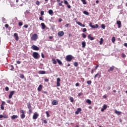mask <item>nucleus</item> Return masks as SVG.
<instances>
[{
  "mask_svg": "<svg viewBox=\"0 0 127 127\" xmlns=\"http://www.w3.org/2000/svg\"><path fill=\"white\" fill-rule=\"evenodd\" d=\"M32 57L34 58V59H39L40 58V55L37 52L33 53Z\"/></svg>",
  "mask_w": 127,
  "mask_h": 127,
  "instance_id": "obj_1",
  "label": "nucleus"
},
{
  "mask_svg": "<svg viewBox=\"0 0 127 127\" xmlns=\"http://www.w3.org/2000/svg\"><path fill=\"white\" fill-rule=\"evenodd\" d=\"M73 60V56L71 55H68L66 56L65 60L67 61V62H71L72 60Z\"/></svg>",
  "mask_w": 127,
  "mask_h": 127,
  "instance_id": "obj_2",
  "label": "nucleus"
},
{
  "mask_svg": "<svg viewBox=\"0 0 127 127\" xmlns=\"http://www.w3.org/2000/svg\"><path fill=\"white\" fill-rule=\"evenodd\" d=\"M38 38V35H37V34H34L33 35H32L31 37V40L33 41H36Z\"/></svg>",
  "mask_w": 127,
  "mask_h": 127,
  "instance_id": "obj_3",
  "label": "nucleus"
},
{
  "mask_svg": "<svg viewBox=\"0 0 127 127\" xmlns=\"http://www.w3.org/2000/svg\"><path fill=\"white\" fill-rule=\"evenodd\" d=\"M89 26L92 28H98L99 27V25H98V24H96L95 25H93V23L90 22L89 23Z\"/></svg>",
  "mask_w": 127,
  "mask_h": 127,
  "instance_id": "obj_4",
  "label": "nucleus"
},
{
  "mask_svg": "<svg viewBox=\"0 0 127 127\" xmlns=\"http://www.w3.org/2000/svg\"><path fill=\"white\" fill-rule=\"evenodd\" d=\"M31 48L33 50H35V51H38V50H39V48L34 45L31 46Z\"/></svg>",
  "mask_w": 127,
  "mask_h": 127,
  "instance_id": "obj_5",
  "label": "nucleus"
},
{
  "mask_svg": "<svg viewBox=\"0 0 127 127\" xmlns=\"http://www.w3.org/2000/svg\"><path fill=\"white\" fill-rule=\"evenodd\" d=\"M39 117V115L37 112L34 113L33 116V120H37V119Z\"/></svg>",
  "mask_w": 127,
  "mask_h": 127,
  "instance_id": "obj_6",
  "label": "nucleus"
},
{
  "mask_svg": "<svg viewBox=\"0 0 127 127\" xmlns=\"http://www.w3.org/2000/svg\"><path fill=\"white\" fill-rule=\"evenodd\" d=\"M61 79L60 78L58 77L57 79V87H60V81Z\"/></svg>",
  "mask_w": 127,
  "mask_h": 127,
  "instance_id": "obj_7",
  "label": "nucleus"
},
{
  "mask_svg": "<svg viewBox=\"0 0 127 127\" xmlns=\"http://www.w3.org/2000/svg\"><path fill=\"white\" fill-rule=\"evenodd\" d=\"M108 108V105L104 104L103 106V108L101 109V112H104L105 110H107V108Z\"/></svg>",
  "mask_w": 127,
  "mask_h": 127,
  "instance_id": "obj_8",
  "label": "nucleus"
},
{
  "mask_svg": "<svg viewBox=\"0 0 127 127\" xmlns=\"http://www.w3.org/2000/svg\"><path fill=\"white\" fill-rule=\"evenodd\" d=\"M14 92V91H12L10 92V94L8 96L9 99H11V98H12V96H13Z\"/></svg>",
  "mask_w": 127,
  "mask_h": 127,
  "instance_id": "obj_9",
  "label": "nucleus"
},
{
  "mask_svg": "<svg viewBox=\"0 0 127 127\" xmlns=\"http://www.w3.org/2000/svg\"><path fill=\"white\" fill-rule=\"evenodd\" d=\"M14 36L15 38V40H16V41H18L19 38L18 37V35L17 34V33H14Z\"/></svg>",
  "mask_w": 127,
  "mask_h": 127,
  "instance_id": "obj_10",
  "label": "nucleus"
},
{
  "mask_svg": "<svg viewBox=\"0 0 127 127\" xmlns=\"http://www.w3.org/2000/svg\"><path fill=\"white\" fill-rule=\"evenodd\" d=\"M115 70V66L113 65L110 67V68L108 70V72H112V71H114Z\"/></svg>",
  "mask_w": 127,
  "mask_h": 127,
  "instance_id": "obj_11",
  "label": "nucleus"
},
{
  "mask_svg": "<svg viewBox=\"0 0 127 127\" xmlns=\"http://www.w3.org/2000/svg\"><path fill=\"white\" fill-rule=\"evenodd\" d=\"M117 24L118 25V28H121V27L122 26V22L120 20L117 21Z\"/></svg>",
  "mask_w": 127,
  "mask_h": 127,
  "instance_id": "obj_12",
  "label": "nucleus"
},
{
  "mask_svg": "<svg viewBox=\"0 0 127 127\" xmlns=\"http://www.w3.org/2000/svg\"><path fill=\"white\" fill-rule=\"evenodd\" d=\"M76 23H77V24H78V25H80V26H81V27H85V24H82V23L80 22H78L77 21H76Z\"/></svg>",
  "mask_w": 127,
  "mask_h": 127,
  "instance_id": "obj_13",
  "label": "nucleus"
},
{
  "mask_svg": "<svg viewBox=\"0 0 127 127\" xmlns=\"http://www.w3.org/2000/svg\"><path fill=\"white\" fill-rule=\"evenodd\" d=\"M52 105L55 106L56 105H58V101L56 100H54L52 102Z\"/></svg>",
  "mask_w": 127,
  "mask_h": 127,
  "instance_id": "obj_14",
  "label": "nucleus"
},
{
  "mask_svg": "<svg viewBox=\"0 0 127 127\" xmlns=\"http://www.w3.org/2000/svg\"><path fill=\"white\" fill-rule=\"evenodd\" d=\"M58 34L60 37H61V36H63V35H64V32H63V31H60L58 32Z\"/></svg>",
  "mask_w": 127,
  "mask_h": 127,
  "instance_id": "obj_15",
  "label": "nucleus"
},
{
  "mask_svg": "<svg viewBox=\"0 0 127 127\" xmlns=\"http://www.w3.org/2000/svg\"><path fill=\"white\" fill-rule=\"evenodd\" d=\"M82 111V109L81 108H78L77 109V111L75 112V115H79V113Z\"/></svg>",
  "mask_w": 127,
  "mask_h": 127,
  "instance_id": "obj_16",
  "label": "nucleus"
},
{
  "mask_svg": "<svg viewBox=\"0 0 127 127\" xmlns=\"http://www.w3.org/2000/svg\"><path fill=\"white\" fill-rule=\"evenodd\" d=\"M88 39H89L90 40H94L95 39V38L92 37V35H89L88 36Z\"/></svg>",
  "mask_w": 127,
  "mask_h": 127,
  "instance_id": "obj_17",
  "label": "nucleus"
},
{
  "mask_svg": "<svg viewBox=\"0 0 127 127\" xmlns=\"http://www.w3.org/2000/svg\"><path fill=\"white\" fill-rule=\"evenodd\" d=\"M39 74H41V75H43L44 74H46V72H45V71L44 70H40L39 71Z\"/></svg>",
  "mask_w": 127,
  "mask_h": 127,
  "instance_id": "obj_18",
  "label": "nucleus"
},
{
  "mask_svg": "<svg viewBox=\"0 0 127 127\" xmlns=\"http://www.w3.org/2000/svg\"><path fill=\"white\" fill-rule=\"evenodd\" d=\"M42 90V85L40 84L39 87H38L37 90L40 92Z\"/></svg>",
  "mask_w": 127,
  "mask_h": 127,
  "instance_id": "obj_19",
  "label": "nucleus"
},
{
  "mask_svg": "<svg viewBox=\"0 0 127 127\" xmlns=\"http://www.w3.org/2000/svg\"><path fill=\"white\" fill-rule=\"evenodd\" d=\"M18 116L17 115H13L11 116V120H15V119H17Z\"/></svg>",
  "mask_w": 127,
  "mask_h": 127,
  "instance_id": "obj_20",
  "label": "nucleus"
},
{
  "mask_svg": "<svg viewBox=\"0 0 127 127\" xmlns=\"http://www.w3.org/2000/svg\"><path fill=\"white\" fill-rule=\"evenodd\" d=\"M81 44H82V48H85V47H86V42L85 41L82 42Z\"/></svg>",
  "mask_w": 127,
  "mask_h": 127,
  "instance_id": "obj_21",
  "label": "nucleus"
},
{
  "mask_svg": "<svg viewBox=\"0 0 127 127\" xmlns=\"http://www.w3.org/2000/svg\"><path fill=\"white\" fill-rule=\"evenodd\" d=\"M115 113L116 115H118V116H121V115H122V112L120 111H116Z\"/></svg>",
  "mask_w": 127,
  "mask_h": 127,
  "instance_id": "obj_22",
  "label": "nucleus"
},
{
  "mask_svg": "<svg viewBox=\"0 0 127 127\" xmlns=\"http://www.w3.org/2000/svg\"><path fill=\"white\" fill-rule=\"evenodd\" d=\"M41 24L42 26V29H45V28L46 27L45 24H44V23H42Z\"/></svg>",
  "mask_w": 127,
  "mask_h": 127,
  "instance_id": "obj_23",
  "label": "nucleus"
},
{
  "mask_svg": "<svg viewBox=\"0 0 127 127\" xmlns=\"http://www.w3.org/2000/svg\"><path fill=\"white\" fill-rule=\"evenodd\" d=\"M98 76H99V78H101V74L99 73H98L95 75V76H94L95 79H96V78H97V77H98Z\"/></svg>",
  "mask_w": 127,
  "mask_h": 127,
  "instance_id": "obj_24",
  "label": "nucleus"
},
{
  "mask_svg": "<svg viewBox=\"0 0 127 127\" xmlns=\"http://www.w3.org/2000/svg\"><path fill=\"white\" fill-rule=\"evenodd\" d=\"M103 42H104V39H103V38H101L100 39V41H99L100 45H102V44H103Z\"/></svg>",
  "mask_w": 127,
  "mask_h": 127,
  "instance_id": "obj_25",
  "label": "nucleus"
},
{
  "mask_svg": "<svg viewBox=\"0 0 127 127\" xmlns=\"http://www.w3.org/2000/svg\"><path fill=\"white\" fill-rule=\"evenodd\" d=\"M27 108L28 109H31L32 107H31V104H30V103H28L27 104Z\"/></svg>",
  "mask_w": 127,
  "mask_h": 127,
  "instance_id": "obj_26",
  "label": "nucleus"
},
{
  "mask_svg": "<svg viewBox=\"0 0 127 127\" xmlns=\"http://www.w3.org/2000/svg\"><path fill=\"white\" fill-rule=\"evenodd\" d=\"M57 61L58 63V64H59V65H62V62H61V61H60V60L59 59H57Z\"/></svg>",
  "mask_w": 127,
  "mask_h": 127,
  "instance_id": "obj_27",
  "label": "nucleus"
},
{
  "mask_svg": "<svg viewBox=\"0 0 127 127\" xmlns=\"http://www.w3.org/2000/svg\"><path fill=\"white\" fill-rule=\"evenodd\" d=\"M62 3H63V1H61V2L59 3V6H63V7H64V5H63Z\"/></svg>",
  "mask_w": 127,
  "mask_h": 127,
  "instance_id": "obj_28",
  "label": "nucleus"
},
{
  "mask_svg": "<svg viewBox=\"0 0 127 127\" xmlns=\"http://www.w3.org/2000/svg\"><path fill=\"white\" fill-rule=\"evenodd\" d=\"M86 103H87L88 105H91V104H92V101L90 99H87L86 100Z\"/></svg>",
  "mask_w": 127,
  "mask_h": 127,
  "instance_id": "obj_29",
  "label": "nucleus"
},
{
  "mask_svg": "<svg viewBox=\"0 0 127 127\" xmlns=\"http://www.w3.org/2000/svg\"><path fill=\"white\" fill-rule=\"evenodd\" d=\"M52 61L53 62V64H57V62L55 60V59H53Z\"/></svg>",
  "mask_w": 127,
  "mask_h": 127,
  "instance_id": "obj_30",
  "label": "nucleus"
},
{
  "mask_svg": "<svg viewBox=\"0 0 127 127\" xmlns=\"http://www.w3.org/2000/svg\"><path fill=\"white\" fill-rule=\"evenodd\" d=\"M115 41H116V37H113L112 38V42H113V43H115Z\"/></svg>",
  "mask_w": 127,
  "mask_h": 127,
  "instance_id": "obj_31",
  "label": "nucleus"
},
{
  "mask_svg": "<svg viewBox=\"0 0 127 127\" xmlns=\"http://www.w3.org/2000/svg\"><path fill=\"white\" fill-rule=\"evenodd\" d=\"M49 14H53V10L52 9H50L48 11Z\"/></svg>",
  "mask_w": 127,
  "mask_h": 127,
  "instance_id": "obj_32",
  "label": "nucleus"
},
{
  "mask_svg": "<svg viewBox=\"0 0 127 127\" xmlns=\"http://www.w3.org/2000/svg\"><path fill=\"white\" fill-rule=\"evenodd\" d=\"M83 13L84 14H85V15H89V12L87 11H84Z\"/></svg>",
  "mask_w": 127,
  "mask_h": 127,
  "instance_id": "obj_33",
  "label": "nucleus"
},
{
  "mask_svg": "<svg viewBox=\"0 0 127 127\" xmlns=\"http://www.w3.org/2000/svg\"><path fill=\"white\" fill-rule=\"evenodd\" d=\"M24 118H25V114H24V113L21 115V119H23Z\"/></svg>",
  "mask_w": 127,
  "mask_h": 127,
  "instance_id": "obj_34",
  "label": "nucleus"
},
{
  "mask_svg": "<svg viewBox=\"0 0 127 127\" xmlns=\"http://www.w3.org/2000/svg\"><path fill=\"white\" fill-rule=\"evenodd\" d=\"M20 78L21 79H23L24 78V75L23 74H20Z\"/></svg>",
  "mask_w": 127,
  "mask_h": 127,
  "instance_id": "obj_35",
  "label": "nucleus"
},
{
  "mask_svg": "<svg viewBox=\"0 0 127 127\" xmlns=\"http://www.w3.org/2000/svg\"><path fill=\"white\" fill-rule=\"evenodd\" d=\"M69 100L71 103H73V102H74V98H73V97H70Z\"/></svg>",
  "mask_w": 127,
  "mask_h": 127,
  "instance_id": "obj_36",
  "label": "nucleus"
},
{
  "mask_svg": "<svg viewBox=\"0 0 127 127\" xmlns=\"http://www.w3.org/2000/svg\"><path fill=\"white\" fill-rule=\"evenodd\" d=\"M78 62H75L74 63V66H75V67H78Z\"/></svg>",
  "mask_w": 127,
  "mask_h": 127,
  "instance_id": "obj_37",
  "label": "nucleus"
},
{
  "mask_svg": "<svg viewBox=\"0 0 127 127\" xmlns=\"http://www.w3.org/2000/svg\"><path fill=\"white\" fill-rule=\"evenodd\" d=\"M83 4H87V2H86V0H81Z\"/></svg>",
  "mask_w": 127,
  "mask_h": 127,
  "instance_id": "obj_38",
  "label": "nucleus"
},
{
  "mask_svg": "<svg viewBox=\"0 0 127 127\" xmlns=\"http://www.w3.org/2000/svg\"><path fill=\"white\" fill-rule=\"evenodd\" d=\"M46 114L47 115V118H49V117H50V115L49 114V113L48 112V111H47L46 112Z\"/></svg>",
  "mask_w": 127,
  "mask_h": 127,
  "instance_id": "obj_39",
  "label": "nucleus"
},
{
  "mask_svg": "<svg viewBox=\"0 0 127 127\" xmlns=\"http://www.w3.org/2000/svg\"><path fill=\"white\" fill-rule=\"evenodd\" d=\"M101 27H102V28H103V29H105L106 28V26L105 25V24H102L101 25Z\"/></svg>",
  "mask_w": 127,
  "mask_h": 127,
  "instance_id": "obj_40",
  "label": "nucleus"
},
{
  "mask_svg": "<svg viewBox=\"0 0 127 127\" xmlns=\"http://www.w3.org/2000/svg\"><path fill=\"white\" fill-rule=\"evenodd\" d=\"M82 36L83 38H86V37H87V35L85 34H82Z\"/></svg>",
  "mask_w": 127,
  "mask_h": 127,
  "instance_id": "obj_41",
  "label": "nucleus"
},
{
  "mask_svg": "<svg viewBox=\"0 0 127 127\" xmlns=\"http://www.w3.org/2000/svg\"><path fill=\"white\" fill-rule=\"evenodd\" d=\"M87 84H88V85H91V84H92V81L91 80H88L87 82Z\"/></svg>",
  "mask_w": 127,
  "mask_h": 127,
  "instance_id": "obj_42",
  "label": "nucleus"
},
{
  "mask_svg": "<svg viewBox=\"0 0 127 127\" xmlns=\"http://www.w3.org/2000/svg\"><path fill=\"white\" fill-rule=\"evenodd\" d=\"M36 4H37V5H39L40 4V2L38 0L36 1Z\"/></svg>",
  "mask_w": 127,
  "mask_h": 127,
  "instance_id": "obj_43",
  "label": "nucleus"
},
{
  "mask_svg": "<svg viewBox=\"0 0 127 127\" xmlns=\"http://www.w3.org/2000/svg\"><path fill=\"white\" fill-rule=\"evenodd\" d=\"M20 114H24V111H23V110L21 109L20 111Z\"/></svg>",
  "mask_w": 127,
  "mask_h": 127,
  "instance_id": "obj_44",
  "label": "nucleus"
},
{
  "mask_svg": "<svg viewBox=\"0 0 127 127\" xmlns=\"http://www.w3.org/2000/svg\"><path fill=\"white\" fill-rule=\"evenodd\" d=\"M3 118L4 119H8V116H7L6 115H4V116H3Z\"/></svg>",
  "mask_w": 127,
  "mask_h": 127,
  "instance_id": "obj_45",
  "label": "nucleus"
},
{
  "mask_svg": "<svg viewBox=\"0 0 127 127\" xmlns=\"http://www.w3.org/2000/svg\"><path fill=\"white\" fill-rule=\"evenodd\" d=\"M5 91H9V88H8V87L6 86V87L5 88Z\"/></svg>",
  "mask_w": 127,
  "mask_h": 127,
  "instance_id": "obj_46",
  "label": "nucleus"
},
{
  "mask_svg": "<svg viewBox=\"0 0 127 127\" xmlns=\"http://www.w3.org/2000/svg\"><path fill=\"white\" fill-rule=\"evenodd\" d=\"M10 67H11L10 70H11V71H13V69H14V67H13V65H11Z\"/></svg>",
  "mask_w": 127,
  "mask_h": 127,
  "instance_id": "obj_47",
  "label": "nucleus"
},
{
  "mask_svg": "<svg viewBox=\"0 0 127 127\" xmlns=\"http://www.w3.org/2000/svg\"><path fill=\"white\" fill-rule=\"evenodd\" d=\"M0 109H1V110H4V107L3 105H1Z\"/></svg>",
  "mask_w": 127,
  "mask_h": 127,
  "instance_id": "obj_48",
  "label": "nucleus"
},
{
  "mask_svg": "<svg viewBox=\"0 0 127 127\" xmlns=\"http://www.w3.org/2000/svg\"><path fill=\"white\" fill-rule=\"evenodd\" d=\"M41 15H44V11L42 10L41 11Z\"/></svg>",
  "mask_w": 127,
  "mask_h": 127,
  "instance_id": "obj_49",
  "label": "nucleus"
},
{
  "mask_svg": "<svg viewBox=\"0 0 127 127\" xmlns=\"http://www.w3.org/2000/svg\"><path fill=\"white\" fill-rule=\"evenodd\" d=\"M64 4H68V1L66 0H64Z\"/></svg>",
  "mask_w": 127,
  "mask_h": 127,
  "instance_id": "obj_50",
  "label": "nucleus"
},
{
  "mask_svg": "<svg viewBox=\"0 0 127 127\" xmlns=\"http://www.w3.org/2000/svg\"><path fill=\"white\" fill-rule=\"evenodd\" d=\"M82 31L83 32H86V31H87V29L85 28H83Z\"/></svg>",
  "mask_w": 127,
  "mask_h": 127,
  "instance_id": "obj_51",
  "label": "nucleus"
},
{
  "mask_svg": "<svg viewBox=\"0 0 127 127\" xmlns=\"http://www.w3.org/2000/svg\"><path fill=\"white\" fill-rule=\"evenodd\" d=\"M122 57H123V58H125V57H126V54H125L124 53H123L122 54Z\"/></svg>",
  "mask_w": 127,
  "mask_h": 127,
  "instance_id": "obj_52",
  "label": "nucleus"
},
{
  "mask_svg": "<svg viewBox=\"0 0 127 127\" xmlns=\"http://www.w3.org/2000/svg\"><path fill=\"white\" fill-rule=\"evenodd\" d=\"M45 82H49V79L48 78H45L44 79Z\"/></svg>",
  "mask_w": 127,
  "mask_h": 127,
  "instance_id": "obj_53",
  "label": "nucleus"
},
{
  "mask_svg": "<svg viewBox=\"0 0 127 127\" xmlns=\"http://www.w3.org/2000/svg\"><path fill=\"white\" fill-rule=\"evenodd\" d=\"M82 95H83V93H78V97H81V96H82Z\"/></svg>",
  "mask_w": 127,
  "mask_h": 127,
  "instance_id": "obj_54",
  "label": "nucleus"
},
{
  "mask_svg": "<svg viewBox=\"0 0 127 127\" xmlns=\"http://www.w3.org/2000/svg\"><path fill=\"white\" fill-rule=\"evenodd\" d=\"M4 105H5V102L2 101V102L1 105H2V106H4Z\"/></svg>",
  "mask_w": 127,
  "mask_h": 127,
  "instance_id": "obj_55",
  "label": "nucleus"
},
{
  "mask_svg": "<svg viewBox=\"0 0 127 127\" xmlns=\"http://www.w3.org/2000/svg\"><path fill=\"white\" fill-rule=\"evenodd\" d=\"M18 24H19V26H22V22H19Z\"/></svg>",
  "mask_w": 127,
  "mask_h": 127,
  "instance_id": "obj_56",
  "label": "nucleus"
},
{
  "mask_svg": "<svg viewBox=\"0 0 127 127\" xmlns=\"http://www.w3.org/2000/svg\"><path fill=\"white\" fill-rule=\"evenodd\" d=\"M29 112L30 114H31V113H32V110H31V109H29Z\"/></svg>",
  "mask_w": 127,
  "mask_h": 127,
  "instance_id": "obj_57",
  "label": "nucleus"
},
{
  "mask_svg": "<svg viewBox=\"0 0 127 127\" xmlns=\"http://www.w3.org/2000/svg\"><path fill=\"white\" fill-rule=\"evenodd\" d=\"M8 26H9V25H8V24H6L5 25V27H6V28H8Z\"/></svg>",
  "mask_w": 127,
  "mask_h": 127,
  "instance_id": "obj_58",
  "label": "nucleus"
},
{
  "mask_svg": "<svg viewBox=\"0 0 127 127\" xmlns=\"http://www.w3.org/2000/svg\"><path fill=\"white\" fill-rule=\"evenodd\" d=\"M99 67V65H97L94 69V70H97L98 69V67Z\"/></svg>",
  "mask_w": 127,
  "mask_h": 127,
  "instance_id": "obj_59",
  "label": "nucleus"
},
{
  "mask_svg": "<svg viewBox=\"0 0 127 127\" xmlns=\"http://www.w3.org/2000/svg\"><path fill=\"white\" fill-rule=\"evenodd\" d=\"M41 56L43 58H45V56H44V55L43 54V53H41Z\"/></svg>",
  "mask_w": 127,
  "mask_h": 127,
  "instance_id": "obj_60",
  "label": "nucleus"
},
{
  "mask_svg": "<svg viewBox=\"0 0 127 127\" xmlns=\"http://www.w3.org/2000/svg\"><path fill=\"white\" fill-rule=\"evenodd\" d=\"M103 98L104 99H107V95H104V96H103Z\"/></svg>",
  "mask_w": 127,
  "mask_h": 127,
  "instance_id": "obj_61",
  "label": "nucleus"
},
{
  "mask_svg": "<svg viewBox=\"0 0 127 127\" xmlns=\"http://www.w3.org/2000/svg\"><path fill=\"white\" fill-rule=\"evenodd\" d=\"M24 27H25V28H27L28 27V25H24Z\"/></svg>",
  "mask_w": 127,
  "mask_h": 127,
  "instance_id": "obj_62",
  "label": "nucleus"
},
{
  "mask_svg": "<svg viewBox=\"0 0 127 127\" xmlns=\"http://www.w3.org/2000/svg\"><path fill=\"white\" fill-rule=\"evenodd\" d=\"M16 63H17V64H20L21 62H20V61H17L16 62Z\"/></svg>",
  "mask_w": 127,
  "mask_h": 127,
  "instance_id": "obj_63",
  "label": "nucleus"
},
{
  "mask_svg": "<svg viewBox=\"0 0 127 127\" xmlns=\"http://www.w3.org/2000/svg\"><path fill=\"white\" fill-rule=\"evenodd\" d=\"M64 26L65 27H68V26H69V24H66Z\"/></svg>",
  "mask_w": 127,
  "mask_h": 127,
  "instance_id": "obj_64",
  "label": "nucleus"
}]
</instances>
